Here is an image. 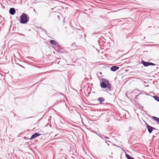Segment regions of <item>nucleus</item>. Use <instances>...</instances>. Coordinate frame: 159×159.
<instances>
[{"instance_id":"f257e3e1","label":"nucleus","mask_w":159,"mask_h":159,"mask_svg":"<svg viewBox=\"0 0 159 159\" xmlns=\"http://www.w3.org/2000/svg\"><path fill=\"white\" fill-rule=\"evenodd\" d=\"M100 86L102 88L105 89L107 88L108 89H106L105 91L107 92H108L107 90L109 91H111L113 90V89L109 81L105 78H102V81L100 82Z\"/></svg>"},{"instance_id":"f03ea898","label":"nucleus","mask_w":159,"mask_h":159,"mask_svg":"<svg viewBox=\"0 0 159 159\" xmlns=\"http://www.w3.org/2000/svg\"><path fill=\"white\" fill-rule=\"evenodd\" d=\"M20 22L22 24H25L28 22L29 20V17L27 14L25 13H23L20 16Z\"/></svg>"},{"instance_id":"7ed1b4c3","label":"nucleus","mask_w":159,"mask_h":159,"mask_svg":"<svg viewBox=\"0 0 159 159\" xmlns=\"http://www.w3.org/2000/svg\"><path fill=\"white\" fill-rule=\"evenodd\" d=\"M141 63L143 64V65L144 66H155L156 65L153 63L148 62H146L143 61V60H142Z\"/></svg>"},{"instance_id":"20e7f679","label":"nucleus","mask_w":159,"mask_h":159,"mask_svg":"<svg viewBox=\"0 0 159 159\" xmlns=\"http://www.w3.org/2000/svg\"><path fill=\"white\" fill-rule=\"evenodd\" d=\"M145 124L148 129V132L149 133H151L152 131L153 127H152L149 125L146 122Z\"/></svg>"},{"instance_id":"39448f33","label":"nucleus","mask_w":159,"mask_h":159,"mask_svg":"<svg viewBox=\"0 0 159 159\" xmlns=\"http://www.w3.org/2000/svg\"><path fill=\"white\" fill-rule=\"evenodd\" d=\"M41 135L40 134H39V133H36L34 134L29 139H30L31 140L34 138L38 137L39 136Z\"/></svg>"},{"instance_id":"423d86ee","label":"nucleus","mask_w":159,"mask_h":159,"mask_svg":"<svg viewBox=\"0 0 159 159\" xmlns=\"http://www.w3.org/2000/svg\"><path fill=\"white\" fill-rule=\"evenodd\" d=\"M16 11L14 8H10L9 10V13L11 15H14L15 14Z\"/></svg>"},{"instance_id":"0eeeda50","label":"nucleus","mask_w":159,"mask_h":159,"mask_svg":"<svg viewBox=\"0 0 159 159\" xmlns=\"http://www.w3.org/2000/svg\"><path fill=\"white\" fill-rule=\"evenodd\" d=\"M119 68V67L116 66H112L110 68V70L111 71H115L118 70Z\"/></svg>"},{"instance_id":"6e6552de","label":"nucleus","mask_w":159,"mask_h":159,"mask_svg":"<svg viewBox=\"0 0 159 159\" xmlns=\"http://www.w3.org/2000/svg\"><path fill=\"white\" fill-rule=\"evenodd\" d=\"M49 42L52 45H56L57 44V43L55 40H50Z\"/></svg>"},{"instance_id":"1a4fd4ad","label":"nucleus","mask_w":159,"mask_h":159,"mask_svg":"<svg viewBox=\"0 0 159 159\" xmlns=\"http://www.w3.org/2000/svg\"><path fill=\"white\" fill-rule=\"evenodd\" d=\"M105 99L103 98L99 97L98 99V100L100 103L101 104L102 102H103L105 101Z\"/></svg>"},{"instance_id":"9d476101","label":"nucleus","mask_w":159,"mask_h":159,"mask_svg":"<svg viewBox=\"0 0 159 159\" xmlns=\"http://www.w3.org/2000/svg\"><path fill=\"white\" fill-rule=\"evenodd\" d=\"M98 134L99 136H100V137H101V138L102 139H104V138L109 139V138L108 137L105 136L104 135L102 134L101 135H100L98 134Z\"/></svg>"},{"instance_id":"9b49d317","label":"nucleus","mask_w":159,"mask_h":159,"mask_svg":"<svg viewBox=\"0 0 159 159\" xmlns=\"http://www.w3.org/2000/svg\"><path fill=\"white\" fill-rule=\"evenodd\" d=\"M125 156L127 159H135L127 154H125Z\"/></svg>"},{"instance_id":"f8f14e48","label":"nucleus","mask_w":159,"mask_h":159,"mask_svg":"<svg viewBox=\"0 0 159 159\" xmlns=\"http://www.w3.org/2000/svg\"><path fill=\"white\" fill-rule=\"evenodd\" d=\"M153 118L155 120L157 121L159 123V118L155 116H153Z\"/></svg>"},{"instance_id":"ddd939ff","label":"nucleus","mask_w":159,"mask_h":159,"mask_svg":"<svg viewBox=\"0 0 159 159\" xmlns=\"http://www.w3.org/2000/svg\"><path fill=\"white\" fill-rule=\"evenodd\" d=\"M154 99L155 100L159 102V97L157 96H154L153 97Z\"/></svg>"},{"instance_id":"4468645a","label":"nucleus","mask_w":159,"mask_h":159,"mask_svg":"<svg viewBox=\"0 0 159 159\" xmlns=\"http://www.w3.org/2000/svg\"><path fill=\"white\" fill-rule=\"evenodd\" d=\"M63 94L62 93H55V94H54V95L55 96H57V95H62Z\"/></svg>"},{"instance_id":"2eb2a0df","label":"nucleus","mask_w":159,"mask_h":159,"mask_svg":"<svg viewBox=\"0 0 159 159\" xmlns=\"http://www.w3.org/2000/svg\"><path fill=\"white\" fill-rule=\"evenodd\" d=\"M41 30L42 31H44L46 34H47V32L44 29L42 28H41Z\"/></svg>"},{"instance_id":"dca6fc26","label":"nucleus","mask_w":159,"mask_h":159,"mask_svg":"<svg viewBox=\"0 0 159 159\" xmlns=\"http://www.w3.org/2000/svg\"><path fill=\"white\" fill-rule=\"evenodd\" d=\"M98 33H93L92 34V36H95Z\"/></svg>"},{"instance_id":"f3484780","label":"nucleus","mask_w":159,"mask_h":159,"mask_svg":"<svg viewBox=\"0 0 159 159\" xmlns=\"http://www.w3.org/2000/svg\"><path fill=\"white\" fill-rule=\"evenodd\" d=\"M153 130H158V129H156L155 128L153 127V128H152V131H153Z\"/></svg>"},{"instance_id":"a211bd4d","label":"nucleus","mask_w":159,"mask_h":159,"mask_svg":"<svg viewBox=\"0 0 159 159\" xmlns=\"http://www.w3.org/2000/svg\"><path fill=\"white\" fill-rule=\"evenodd\" d=\"M57 17H58V19L59 20H60V16L59 15H58L57 16Z\"/></svg>"},{"instance_id":"6ab92c4d","label":"nucleus","mask_w":159,"mask_h":159,"mask_svg":"<svg viewBox=\"0 0 159 159\" xmlns=\"http://www.w3.org/2000/svg\"><path fill=\"white\" fill-rule=\"evenodd\" d=\"M99 74L100 75H102V73L101 72H99Z\"/></svg>"},{"instance_id":"aec40b11","label":"nucleus","mask_w":159,"mask_h":159,"mask_svg":"<svg viewBox=\"0 0 159 159\" xmlns=\"http://www.w3.org/2000/svg\"><path fill=\"white\" fill-rule=\"evenodd\" d=\"M105 143H107V142L106 141H105Z\"/></svg>"},{"instance_id":"412c9836","label":"nucleus","mask_w":159,"mask_h":159,"mask_svg":"<svg viewBox=\"0 0 159 159\" xmlns=\"http://www.w3.org/2000/svg\"><path fill=\"white\" fill-rule=\"evenodd\" d=\"M96 104H92V105H96Z\"/></svg>"},{"instance_id":"4be33fe9","label":"nucleus","mask_w":159,"mask_h":159,"mask_svg":"<svg viewBox=\"0 0 159 159\" xmlns=\"http://www.w3.org/2000/svg\"><path fill=\"white\" fill-rule=\"evenodd\" d=\"M20 66H21V67H24H24L23 66H21V65H20Z\"/></svg>"},{"instance_id":"5701e85b","label":"nucleus","mask_w":159,"mask_h":159,"mask_svg":"<svg viewBox=\"0 0 159 159\" xmlns=\"http://www.w3.org/2000/svg\"><path fill=\"white\" fill-rule=\"evenodd\" d=\"M107 141H108V142H110V143H111V142H110V141H109V140H107Z\"/></svg>"},{"instance_id":"b1692460","label":"nucleus","mask_w":159,"mask_h":159,"mask_svg":"<svg viewBox=\"0 0 159 159\" xmlns=\"http://www.w3.org/2000/svg\"><path fill=\"white\" fill-rule=\"evenodd\" d=\"M107 144L108 146H109V144L108 143H107Z\"/></svg>"},{"instance_id":"393cba45","label":"nucleus","mask_w":159,"mask_h":159,"mask_svg":"<svg viewBox=\"0 0 159 159\" xmlns=\"http://www.w3.org/2000/svg\"><path fill=\"white\" fill-rule=\"evenodd\" d=\"M142 108H143V107H142Z\"/></svg>"}]
</instances>
